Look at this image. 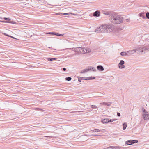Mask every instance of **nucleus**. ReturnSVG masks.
I'll list each match as a JSON object with an SVG mask.
<instances>
[{
  "label": "nucleus",
  "mask_w": 149,
  "mask_h": 149,
  "mask_svg": "<svg viewBox=\"0 0 149 149\" xmlns=\"http://www.w3.org/2000/svg\"><path fill=\"white\" fill-rule=\"evenodd\" d=\"M3 22H8L6 21H2Z\"/></svg>",
  "instance_id": "nucleus-43"
},
{
  "label": "nucleus",
  "mask_w": 149,
  "mask_h": 149,
  "mask_svg": "<svg viewBox=\"0 0 149 149\" xmlns=\"http://www.w3.org/2000/svg\"><path fill=\"white\" fill-rule=\"evenodd\" d=\"M84 49V48H82V47H80V51H79V53H82V51H83V49Z\"/></svg>",
  "instance_id": "nucleus-30"
},
{
  "label": "nucleus",
  "mask_w": 149,
  "mask_h": 149,
  "mask_svg": "<svg viewBox=\"0 0 149 149\" xmlns=\"http://www.w3.org/2000/svg\"><path fill=\"white\" fill-rule=\"evenodd\" d=\"M80 78H81V79L83 80H89L94 79L95 78V77H90L86 78L83 77H80Z\"/></svg>",
  "instance_id": "nucleus-9"
},
{
  "label": "nucleus",
  "mask_w": 149,
  "mask_h": 149,
  "mask_svg": "<svg viewBox=\"0 0 149 149\" xmlns=\"http://www.w3.org/2000/svg\"><path fill=\"white\" fill-rule=\"evenodd\" d=\"M117 119H109V122H112L114 121H116Z\"/></svg>",
  "instance_id": "nucleus-23"
},
{
  "label": "nucleus",
  "mask_w": 149,
  "mask_h": 149,
  "mask_svg": "<svg viewBox=\"0 0 149 149\" xmlns=\"http://www.w3.org/2000/svg\"><path fill=\"white\" fill-rule=\"evenodd\" d=\"M137 49H136V47H135L134 49L129 50L127 52V53H128L129 55L133 54L134 53L137 52Z\"/></svg>",
  "instance_id": "nucleus-8"
},
{
  "label": "nucleus",
  "mask_w": 149,
  "mask_h": 149,
  "mask_svg": "<svg viewBox=\"0 0 149 149\" xmlns=\"http://www.w3.org/2000/svg\"><path fill=\"white\" fill-rule=\"evenodd\" d=\"M72 78L71 77H66V80L68 81H69L71 80Z\"/></svg>",
  "instance_id": "nucleus-29"
},
{
  "label": "nucleus",
  "mask_w": 149,
  "mask_h": 149,
  "mask_svg": "<svg viewBox=\"0 0 149 149\" xmlns=\"http://www.w3.org/2000/svg\"><path fill=\"white\" fill-rule=\"evenodd\" d=\"M80 47H75L72 48V51L79 53L80 51Z\"/></svg>",
  "instance_id": "nucleus-11"
},
{
  "label": "nucleus",
  "mask_w": 149,
  "mask_h": 149,
  "mask_svg": "<svg viewBox=\"0 0 149 149\" xmlns=\"http://www.w3.org/2000/svg\"><path fill=\"white\" fill-rule=\"evenodd\" d=\"M126 21L127 22H128V19H126Z\"/></svg>",
  "instance_id": "nucleus-44"
},
{
  "label": "nucleus",
  "mask_w": 149,
  "mask_h": 149,
  "mask_svg": "<svg viewBox=\"0 0 149 149\" xmlns=\"http://www.w3.org/2000/svg\"><path fill=\"white\" fill-rule=\"evenodd\" d=\"M63 70L64 71H65L66 70V69L65 68H63Z\"/></svg>",
  "instance_id": "nucleus-42"
},
{
  "label": "nucleus",
  "mask_w": 149,
  "mask_h": 149,
  "mask_svg": "<svg viewBox=\"0 0 149 149\" xmlns=\"http://www.w3.org/2000/svg\"><path fill=\"white\" fill-rule=\"evenodd\" d=\"M100 13L98 11H96L94 12L93 14V15L95 17H98L100 16Z\"/></svg>",
  "instance_id": "nucleus-14"
},
{
  "label": "nucleus",
  "mask_w": 149,
  "mask_h": 149,
  "mask_svg": "<svg viewBox=\"0 0 149 149\" xmlns=\"http://www.w3.org/2000/svg\"><path fill=\"white\" fill-rule=\"evenodd\" d=\"M120 55L123 56H126L129 55L128 53L126 52H122L120 53Z\"/></svg>",
  "instance_id": "nucleus-17"
},
{
  "label": "nucleus",
  "mask_w": 149,
  "mask_h": 149,
  "mask_svg": "<svg viewBox=\"0 0 149 149\" xmlns=\"http://www.w3.org/2000/svg\"><path fill=\"white\" fill-rule=\"evenodd\" d=\"M146 17L149 19V12H147L146 14Z\"/></svg>",
  "instance_id": "nucleus-33"
},
{
  "label": "nucleus",
  "mask_w": 149,
  "mask_h": 149,
  "mask_svg": "<svg viewBox=\"0 0 149 149\" xmlns=\"http://www.w3.org/2000/svg\"><path fill=\"white\" fill-rule=\"evenodd\" d=\"M98 112V111L97 110H93V111L92 112L93 113V114H95V113H97Z\"/></svg>",
  "instance_id": "nucleus-32"
},
{
  "label": "nucleus",
  "mask_w": 149,
  "mask_h": 149,
  "mask_svg": "<svg viewBox=\"0 0 149 149\" xmlns=\"http://www.w3.org/2000/svg\"><path fill=\"white\" fill-rule=\"evenodd\" d=\"M55 35H56L57 36H63L64 35V34H58V33H55Z\"/></svg>",
  "instance_id": "nucleus-24"
},
{
  "label": "nucleus",
  "mask_w": 149,
  "mask_h": 149,
  "mask_svg": "<svg viewBox=\"0 0 149 149\" xmlns=\"http://www.w3.org/2000/svg\"><path fill=\"white\" fill-rule=\"evenodd\" d=\"M80 77L79 78H78V81H79V82H81V81L80 80Z\"/></svg>",
  "instance_id": "nucleus-41"
},
{
  "label": "nucleus",
  "mask_w": 149,
  "mask_h": 149,
  "mask_svg": "<svg viewBox=\"0 0 149 149\" xmlns=\"http://www.w3.org/2000/svg\"><path fill=\"white\" fill-rule=\"evenodd\" d=\"M97 68L100 71H103L104 70V68L102 66L99 65L97 66Z\"/></svg>",
  "instance_id": "nucleus-13"
},
{
  "label": "nucleus",
  "mask_w": 149,
  "mask_h": 149,
  "mask_svg": "<svg viewBox=\"0 0 149 149\" xmlns=\"http://www.w3.org/2000/svg\"><path fill=\"white\" fill-rule=\"evenodd\" d=\"M124 61L123 60H121L118 64V67L120 69L124 68L125 67L124 65Z\"/></svg>",
  "instance_id": "nucleus-7"
},
{
  "label": "nucleus",
  "mask_w": 149,
  "mask_h": 149,
  "mask_svg": "<svg viewBox=\"0 0 149 149\" xmlns=\"http://www.w3.org/2000/svg\"><path fill=\"white\" fill-rule=\"evenodd\" d=\"M8 22L11 23V24H16L15 22L14 21H10L9 22Z\"/></svg>",
  "instance_id": "nucleus-37"
},
{
  "label": "nucleus",
  "mask_w": 149,
  "mask_h": 149,
  "mask_svg": "<svg viewBox=\"0 0 149 149\" xmlns=\"http://www.w3.org/2000/svg\"><path fill=\"white\" fill-rule=\"evenodd\" d=\"M47 34H49L52 35H54L55 34V32H49L47 33Z\"/></svg>",
  "instance_id": "nucleus-35"
},
{
  "label": "nucleus",
  "mask_w": 149,
  "mask_h": 149,
  "mask_svg": "<svg viewBox=\"0 0 149 149\" xmlns=\"http://www.w3.org/2000/svg\"><path fill=\"white\" fill-rule=\"evenodd\" d=\"M93 135H90V136H93Z\"/></svg>",
  "instance_id": "nucleus-46"
},
{
  "label": "nucleus",
  "mask_w": 149,
  "mask_h": 149,
  "mask_svg": "<svg viewBox=\"0 0 149 149\" xmlns=\"http://www.w3.org/2000/svg\"><path fill=\"white\" fill-rule=\"evenodd\" d=\"M142 49L141 50V54H143V53H144L146 52V50L145 49V48L144 47L142 46V48H141V49Z\"/></svg>",
  "instance_id": "nucleus-20"
},
{
  "label": "nucleus",
  "mask_w": 149,
  "mask_h": 149,
  "mask_svg": "<svg viewBox=\"0 0 149 149\" xmlns=\"http://www.w3.org/2000/svg\"><path fill=\"white\" fill-rule=\"evenodd\" d=\"M4 35H6V36H9V37H11L12 38H15L12 36H9L8 35L6 34V33H3Z\"/></svg>",
  "instance_id": "nucleus-31"
},
{
  "label": "nucleus",
  "mask_w": 149,
  "mask_h": 149,
  "mask_svg": "<svg viewBox=\"0 0 149 149\" xmlns=\"http://www.w3.org/2000/svg\"><path fill=\"white\" fill-rule=\"evenodd\" d=\"M72 48H66L65 49V50H67V49H69L70 50H72Z\"/></svg>",
  "instance_id": "nucleus-39"
},
{
  "label": "nucleus",
  "mask_w": 149,
  "mask_h": 149,
  "mask_svg": "<svg viewBox=\"0 0 149 149\" xmlns=\"http://www.w3.org/2000/svg\"><path fill=\"white\" fill-rule=\"evenodd\" d=\"M105 34L112 33L116 31L115 26L112 24H105Z\"/></svg>",
  "instance_id": "nucleus-2"
},
{
  "label": "nucleus",
  "mask_w": 149,
  "mask_h": 149,
  "mask_svg": "<svg viewBox=\"0 0 149 149\" xmlns=\"http://www.w3.org/2000/svg\"><path fill=\"white\" fill-rule=\"evenodd\" d=\"M95 32L105 33V24L102 25L97 27L95 30Z\"/></svg>",
  "instance_id": "nucleus-3"
},
{
  "label": "nucleus",
  "mask_w": 149,
  "mask_h": 149,
  "mask_svg": "<svg viewBox=\"0 0 149 149\" xmlns=\"http://www.w3.org/2000/svg\"><path fill=\"white\" fill-rule=\"evenodd\" d=\"M117 115L119 117H120V113L118 112H117Z\"/></svg>",
  "instance_id": "nucleus-40"
},
{
  "label": "nucleus",
  "mask_w": 149,
  "mask_h": 149,
  "mask_svg": "<svg viewBox=\"0 0 149 149\" xmlns=\"http://www.w3.org/2000/svg\"><path fill=\"white\" fill-rule=\"evenodd\" d=\"M138 142V141L136 140H130L127 141L126 142V144L128 145H131L134 143H137Z\"/></svg>",
  "instance_id": "nucleus-6"
},
{
  "label": "nucleus",
  "mask_w": 149,
  "mask_h": 149,
  "mask_svg": "<svg viewBox=\"0 0 149 149\" xmlns=\"http://www.w3.org/2000/svg\"><path fill=\"white\" fill-rule=\"evenodd\" d=\"M120 148V147L118 146H114L113 149H119Z\"/></svg>",
  "instance_id": "nucleus-28"
},
{
  "label": "nucleus",
  "mask_w": 149,
  "mask_h": 149,
  "mask_svg": "<svg viewBox=\"0 0 149 149\" xmlns=\"http://www.w3.org/2000/svg\"><path fill=\"white\" fill-rule=\"evenodd\" d=\"M127 126V124L126 123H124L123 124V130H125Z\"/></svg>",
  "instance_id": "nucleus-19"
},
{
  "label": "nucleus",
  "mask_w": 149,
  "mask_h": 149,
  "mask_svg": "<svg viewBox=\"0 0 149 149\" xmlns=\"http://www.w3.org/2000/svg\"><path fill=\"white\" fill-rule=\"evenodd\" d=\"M94 136H100V135H94Z\"/></svg>",
  "instance_id": "nucleus-45"
},
{
  "label": "nucleus",
  "mask_w": 149,
  "mask_h": 149,
  "mask_svg": "<svg viewBox=\"0 0 149 149\" xmlns=\"http://www.w3.org/2000/svg\"><path fill=\"white\" fill-rule=\"evenodd\" d=\"M138 15L141 17H142L143 18H145V16L144 14L143 13H141L139 14Z\"/></svg>",
  "instance_id": "nucleus-18"
},
{
  "label": "nucleus",
  "mask_w": 149,
  "mask_h": 149,
  "mask_svg": "<svg viewBox=\"0 0 149 149\" xmlns=\"http://www.w3.org/2000/svg\"><path fill=\"white\" fill-rule=\"evenodd\" d=\"M91 107L92 108V109H93L94 108H96L97 107L95 105H93L91 106Z\"/></svg>",
  "instance_id": "nucleus-27"
},
{
  "label": "nucleus",
  "mask_w": 149,
  "mask_h": 149,
  "mask_svg": "<svg viewBox=\"0 0 149 149\" xmlns=\"http://www.w3.org/2000/svg\"><path fill=\"white\" fill-rule=\"evenodd\" d=\"M93 132H99L100 131V130L98 129H95L93 130H92Z\"/></svg>",
  "instance_id": "nucleus-26"
},
{
  "label": "nucleus",
  "mask_w": 149,
  "mask_h": 149,
  "mask_svg": "<svg viewBox=\"0 0 149 149\" xmlns=\"http://www.w3.org/2000/svg\"><path fill=\"white\" fill-rule=\"evenodd\" d=\"M111 22L113 24H120L123 21V17L115 13H110L109 14Z\"/></svg>",
  "instance_id": "nucleus-1"
},
{
  "label": "nucleus",
  "mask_w": 149,
  "mask_h": 149,
  "mask_svg": "<svg viewBox=\"0 0 149 149\" xmlns=\"http://www.w3.org/2000/svg\"><path fill=\"white\" fill-rule=\"evenodd\" d=\"M63 13H57V15H62V14H63V15H63Z\"/></svg>",
  "instance_id": "nucleus-38"
},
{
  "label": "nucleus",
  "mask_w": 149,
  "mask_h": 149,
  "mask_svg": "<svg viewBox=\"0 0 149 149\" xmlns=\"http://www.w3.org/2000/svg\"><path fill=\"white\" fill-rule=\"evenodd\" d=\"M142 116L143 118L145 120H149V114L148 112L144 109H143Z\"/></svg>",
  "instance_id": "nucleus-4"
},
{
  "label": "nucleus",
  "mask_w": 149,
  "mask_h": 149,
  "mask_svg": "<svg viewBox=\"0 0 149 149\" xmlns=\"http://www.w3.org/2000/svg\"><path fill=\"white\" fill-rule=\"evenodd\" d=\"M72 14L74 15H76L74 14L73 13H72L70 12V13H63V15H69V14Z\"/></svg>",
  "instance_id": "nucleus-22"
},
{
  "label": "nucleus",
  "mask_w": 149,
  "mask_h": 149,
  "mask_svg": "<svg viewBox=\"0 0 149 149\" xmlns=\"http://www.w3.org/2000/svg\"><path fill=\"white\" fill-rule=\"evenodd\" d=\"M144 47L145 49L146 50V52L149 51V46H144Z\"/></svg>",
  "instance_id": "nucleus-21"
},
{
  "label": "nucleus",
  "mask_w": 149,
  "mask_h": 149,
  "mask_svg": "<svg viewBox=\"0 0 149 149\" xmlns=\"http://www.w3.org/2000/svg\"><path fill=\"white\" fill-rule=\"evenodd\" d=\"M136 47V49H137V52H138L139 53L141 54V50L142 49H141V48H142V46L141 47Z\"/></svg>",
  "instance_id": "nucleus-12"
},
{
  "label": "nucleus",
  "mask_w": 149,
  "mask_h": 149,
  "mask_svg": "<svg viewBox=\"0 0 149 149\" xmlns=\"http://www.w3.org/2000/svg\"><path fill=\"white\" fill-rule=\"evenodd\" d=\"M100 105L101 106L102 105H107L108 106H109L110 105V103L107 102H104L100 103Z\"/></svg>",
  "instance_id": "nucleus-16"
},
{
  "label": "nucleus",
  "mask_w": 149,
  "mask_h": 149,
  "mask_svg": "<svg viewBox=\"0 0 149 149\" xmlns=\"http://www.w3.org/2000/svg\"><path fill=\"white\" fill-rule=\"evenodd\" d=\"M56 59L55 58H48V60L49 61H52L55 60Z\"/></svg>",
  "instance_id": "nucleus-25"
},
{
  "label": "nucleus",
  "mask_w": 149,
  "mask_h": 149,
  "mask_svg": "<svg viewBox=\"0 0 149 149\" xmlns=\"http://www.w3.org/2000/svg\"><path fill=\"white\" fill-rule=\"evenodd\" d=\"M4 20H7L8 21H10V19L9 18H6V17H4Z\"/></svg>",
  "instance_id": "nucleus-34"
},
{
  "label": "nucleus",
  "mask_w": 149,
  "mask_h": 149,
  "mask_svg": "<svg viewBox=\"0 0 149 149\" xmlns=\"http://www.w3.org/2000/svg\"><path fill=\"white\" fill-rule=\"evenodd\" d=\"M114 146H109L107 148V149L111 148L112 149H113Z\"/></svg>",
  "instance_id": "nucleus-36"
},
{
  "label": "nucleus",
  "mask_w": 149,
  "mask_h": 149,
  "mask_svg": "<svg viewBox=\"0 0 149 149\" xmlns=\"http://www.w3.org/2000/svg\"><path fill=\"white\" fill-rule=\"evenodd\" d=\"M91 49L89 48H84L83 49L82 52V53L85 54L89 53L90 52Z\"/></svg>",
  "instance_id": "nucleus-10"
},
{
  "label": "nucleus",
  "mask_w": 149,
  "mask_h": 149,
  "mask_svg": "<svg viewBox=\"0 0 149 149\" xmlns=\"http://www.w3.org/2000/svg\"><path fill=\"white\" fill-rule=\"evenodd\" d=\"M96 69L94 67L92 66H89L87 68H86L83 70L81 72V73H83L89 71H96Z\"/></svg>",
  "instance_id": "nucleus-5"
},
{
  "label": "nucleus",
  "mask_w": 149,
  "mask_h": 149,
  "mask_svg": "<svg viewBox=\"0 0 149 149\" xmlns=\"http://www.w3.org/2000/svg\"><path fill=\"white\" fill-rule=\"evenodd\" d=\"M102 122L103 123H107L109 122V118L102 119Z\"/></svg>",
  "instance_id": "nucleus-15"
}]
</instances>
